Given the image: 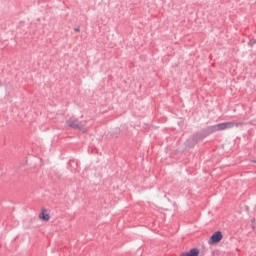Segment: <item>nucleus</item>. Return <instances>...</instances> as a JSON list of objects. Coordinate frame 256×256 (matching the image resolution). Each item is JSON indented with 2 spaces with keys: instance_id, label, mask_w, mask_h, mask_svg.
Wrapping results in <instances>:
<instances>
[{
  "instance_id": "nucleus-1",
  "label": "nucleus",
  "mask_w": 256,
  "mask_h": 256,
  "mask_svg": "<svg viewBox=\"0 0 256 256\" xmlns=\"http://www.w3.org/2000/svg\"><path fill=\"white\" fill-rule=\"evenodd\" d=\"M66 123L72 129H78L83 133H87V126H85V122H79L77 119H69L66 121Z\"/></svg>"
},
{
  "instance_id": "nucleus-2",
  "label": "nucleus",
  "mask_w": 256,
  "mask_h": 256,
  "mask_svg": "<svg viewBox=\"0 0 256 256\" xmlns=\"http://www.w3.org/2000/svg\"><path fill=\"white\" fill-rule=\"evenodd\" d=\"M221 239H223V233H221V231H216L210 237L209 243H219V241H221Z\"/></svg>"
},
{
  "instance_id": "nucleus-3",
  "label": "nucleus",
  "mask_w": 256,
  "mask_h": 256,
  "mask_svg": "<svg viewBox=\"0 0 256 256\" xmlns=\"http://www.w3.org/2000/svg\"><path fill=\"white\" fill-rule=\"evenodd\" d=\"M226 129H233V127H241L242 125H245V122H225Z\"/></svg>"
},
{
  "instance_id": "nucleus-4",
  "label": "nucleus",
  "mask_w": 256,
  "mask_h": 256,
  "mask_svg": "<svg viewBox=\"0 0 256 256\" xmlns=\"http://www.w3.org/2000/svg\"><path fill=\"white\" fill-rule=\"evenodd\" d=\"M180 256H199V249L193 248L189 252H183Z\"/></svg>"
},
{
  "instance_id": "nucleus-5",
  "label": "nucleus",
  "mask_w": 256,
  "mask_h": 256,
  "mask_svg": "<svg viewBox=\"0 0 256 256\" xmlns=\"http://www.w3.org/2000/svg\"><path fill=\"white\" fill-rule=\"evenodd\" d=\"M40 219L42 221H49L51 219V216H49V213H47V210L43 209L39 215Z\"/></svg>"
},
{
  "instance_id": "nucleus-6",
  "label": "nucleus",
  "mask_w": 256,
  "mask_h": 256,
  "mask_svg": "<svg viewBox=\"0 0 256 256\" xmlns=\"http://www.w3.org/2000/svg\"><path fill=\"white\" fill-rule=\"evenodd\" d=\"M207 131H208L209 133H215V131H219V129L217 128V124H216V125H213V126H209V127L207 128Z\"/></svg>"
},
{
  "instance_id": "nucleus-7",
  "label": "nucleus",
  "mask_w": 256,
  "mask_h": 256,
  "mask_svg": "<svg viewBox=\"0 0 256 256\" xmlns=\"http://www.w3.org/2000/svg\"><path fill=\"white\" fill-rule=\"evenodd\" d=\"M217 129L218 131H225L227 129L225 122L217 124Z\"/></svg>"
},
{
  "instance_id": "nucleus-8",
  "label": "nucleus",
  "mask_w": 256,
  "mask_h": 256,
  "mask_svg": "<svg viewBox=\"0 0 256 256\" xmlns=\"http://www.w3.org/2000/svg\"><path fill=\"white\" fill-rule=\"evenodd\" d=\"M255 43H256V40H250V41L248 42V45H249L250 47H253V45H255Z\"/></svg>"
},
{
  "instance_id": "nucleus-9",
  "label": "nucleus",
  "mask_w": 256,
  "mask_h": 256,
  "mask_svg": "<svg viewBox=\"0 0 256 256\" xmlns=\"http://www.w3.org/2000/svg\"><path fill=\"white\" fill-rule=\"evenodd\" d=\"M74 31H77V32H79V28H75V29H74Z\"/></svg>"
}]
</instances>
